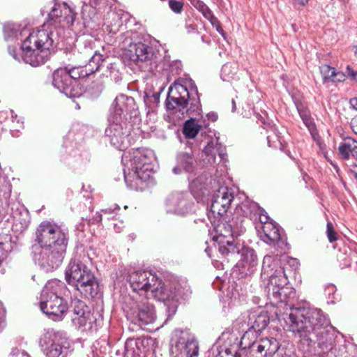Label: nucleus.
<instances>
[{"instance_id": "09e8293b", "label": "nucleus", "mask_w": 357, "mask_h": 357, "mask_svg": "<svg viewBox=\"0 0 357 357\" xmlns=\"http://www.w3.org/2000/svg\"><path fill=\"white\" fill-rule=\"evenodd\" d=\"M107 69L109 73V75L111 78H114L116 81L119 79V70L116 68V65L115 63H108Z\"/></svg>"}, {"instance_id": "69168bd1", "label": "nucleus", "mask_w": 357, "mask_h": 357, "mask_svg": "<svg viewBox=\"0 0 357 357\" xmlns=\"http://www.w3.org/2000/svg\"><path fill=\"white\" fill-rule=\"evenodd\" d=\"M347 70L348 71L349 75L352 79H354L356 77V76L357 75V72L352 70L349 66H347Z\"/></svg>"}, {"instance_id": "c756f323", "label": "nucleus", "mask_w": 357, "mask_h": 357, "mask_svg": "<svg viewBox=\"0 0 357 357\" xmlns=\"http://www.w3.org/2000/svg\"><path fill=\"white\" fill-rule=\"evenodd\" d=\"M262 241L269 245H278L280 241V234L277 226L273 223H266L262 226Z\"/></svg>"}, {"instance_id": "9d476101", "label": "nucleus", "mask_w": 357, "mask_h": 357, "mask_svg": "<svg viewBox=\"0 0 357 357\" xmlns=\"http://www.w3.org/2000/svg\"><path fill=\"white\" fill-rule=\"evenodd\" d=\"M123 310L128 320L140 326L153 324L156 319L153 305L146 300L139 301L134 296L125 302Z\"/></svg>"}, {"instance_id": "c85d7f7f", "label": "nucleus", "mask_w": 357, "mask_h": 357, "mask_svg": "<svg viewBox=\"0 0 357 357\" xmlns=\"http://www.w3.org/2000/svg\"><path fill=\"white\" fill-rule=\"evenodd\" d=\"M261 212H264V210L256 202L245 200L236 208L234 215L236 217L242 216L243 218L255 220Z\"/></svg>"}, {"instance_id": "6ab92c4d", "label": "nucleus", "mask_w": 357, "mask_h": 357, "mask_svg": "<svg viewBox=\"0 0 357 357\" xmlns=\"http://www.w3.org/2000/svg\"><path fill=\"white\" fill-rule=\"evenodd\" d=\"M165 208L167 213L185 215L194 211V203L188 192H174L167 197Z\"/></svg>"}, {"instance_id": "a211bd4d", "label": "nucleus", "mask_w": 357, "mask_h": 357, "mask_svg": "<svg viewBox=\"0 0 357 357\" xmlns=\"http://www.w3.org/2000/svg\"><path fill=\"white\" fill-rule=\"evenodd\" d=\"M77 14L66 3L54 4L48 14L43 27L70 26L74 23Z\"/></svg>"}, {"instance_id": "423d86ee", "label": "nucleus", "mask_w": 357, "mask_h": 357, "mask_svg": "<svg viewBox=\"0 0 357 357\" xmlns=\"http://www.w3.org/2000/svg\"><path fill=\"white\" fill-rule=\"evenodd\" d=\"M68 295L69 291L64 282L56 279L49 280L41 291L40 310L53 320H61L68 308L65 297Z\"/></svg>"}, {"instance_id": "7c9ffc66", "label": "nucleus", "mask_w": 357, "mask_h": 357, "mask_svg": "<svg viewBox=\"0 0 357 357\" xmlns=\"http://www.w3.org/2000/svg\"><path fill=\"white\" fill-rule=\"evenodd\" d=\"M241 328L244 333L238 345L240 344L243 349H249L250 357H253V354H255L253 349L255 348L254 346L258 344L256 340L259 334L248 329L244 325H241Z\"/></svg>"}, {"instance_id": "052dcab7", "label": "nucleus", "mask_w": 357, "mask_h": 357, "mask_svg": "<svg viewBox=\"0 0 357 357\" xmlns=\"http://www.w3.org/2000/svg\"><path fill=\"white\" fill-rule=\"evenodd\" d=\"M336 291V287L334 284H328L326 289L325 292L326 294L331 295L333 293H335Z\"/></svg>"}, {"instance_id": "0eeeda50", "label": "nucleus", "mask_w": 357, "mask_h": 357, "mask_svg": "<svg viewBox=\"0 0 357 357\" xmlns=\"http://www.w3.org/2000/svg\"><path fill=\"white\" fill-rule=\"evenodd\" d=\"M52 31L45 29L33 31L23 41L21 50L25 63L32 66L44 64L49 59L53 44Z\"/></svg>"}, {"instance_id": "7ed1b4c3", "label": "nucleus", "mask_w": 357, "mask_h": 357, "mask_svg": "<svg viewBox=\"0 0 357 357\" xmlns=\"http://www.w3.org/2000/svg\"><path fill=\"white\" fill-rule=\"evenodd\" d=\"M261 277L270 301L273 304H280L279 307H282L283 305L287 307V312L278 317L279 319H283L291 308H295L296 291L287 286L288 280L278 257L271 255L264 257Z\"/></svg>"}, {"instance_id": "a19ab883", "label": "nucleus", "mask_w": 357, "mask_h": 357, "mask_svg": "<svg viewBox=\"0 0 357 357\" xmlns=\"http://www.w3.org/2000/svg\"><path fill=\"white\" fill-rule=\"evenodd\" d=\"M206 178L204 176H199L198 178L190 182L189 186L193 193L201 192L202 195L205 194L204 190L206 188L205 183Z\"/></svg>"}, {"instance_id": "6e6d98bb", "label": "nucleus", "mask_w": 357, "mask_h": 357, "mask_svg": "<svg viewBox=\"0 0 357 357\" xmlns=\"http://www.w3.org/2000/svg\"><path fill=\"white\" fill-rule=\"evenodd\" d=\"M257 218H259V220L263 225H264L266 223H272L271 222H269V217L267 215L266 213L261 212L258 215Z\"/></svg>"}, {"instance_id": "864d4df0", "label": "nucleus", "mask_w": 357, "mask_h": 357, "mask_svg": "<svg viewBox=\"0 0 357 357\" xmlns=\"http://www.w3.org/2000/svg\"><path fill=\"white\" fill-rule=\"evenodd\" d=\"M346 76L345 75L340 72V71H336L335 70L331 82L333 83H337V82H342L345 80Z\"/></svg>"}, {"instance_id": "5fc2aeb1", "label": "nucleus", "mask_w": 357, "mask_h": 357, "mask_svg": "<svg viewBox=\"0 0 357 357\" xmlns=\"http://www.w3.org/2000/svg\"><path fill=\"white\" fill-rule=\"evenodd\" d=\"M9 357H30L29 355L24 351L17 349H13Z\"/></svg>"}, {"instance_id": "393cba45", "label": "nucleus", "mask_w": 357, "mask_h": 357, "mask_svg": "<svg viewBox=\"0 0 357 357\" xmlns=\"http://www.w3.org/2000/svg\"><path fill=\"white\" fill-rule=\"evenodd\" d=\"M229 340L228 344L216 345L213 347V353L216 352L215 357H241L238 351V337L231 333H222L220 340Z\"/></svg>"}, {"instance_id": "1a4fd4ad", "label": "nucleus", "mask_w": 357, "mask_h": 357, "mask_svg": "<svg viewBox=\"0 0 357 357\" xmlns=\"http://www.w3.org/2000/svg\"><path fill=\"white\" fill-rule=\"evenodd\" d=\"M126 280L135 292L151 291L152 296L157 300L167 298V296L162 293L164 282L151 271L130 270L127 273Z\"/></svg>"}, {"instance_id": "f3484780", "label": "nucleus", "mask_w": 357, "mask_h": 357, "mask_svg": "<svg viewBox=\"0 0 357 357\" xmlns=\"http://www.w3.org/2000/svg\"><path fill=\"white\" fill-rule=\"evenodd\" d=\"M108 123L109 125L105 131V137L116 149H126L130 144V131L126 122L115 121Z\"/></svg>"}, {"instance_id": "4d7b16f0", "label": "nucleus", "mask_w": 357, "mask_h": 357, "mask_svg": "<svg viewBox=\"0 0 357 357\" xmlns=\"http://www.w3.org/2000/svg\"><path fill=\"white\" fill-rule=\"evenodd\" d=\"M133 343V340H127L125 344V354L124 357H129L130 355L132 354V351L129 349L130 346H132Z\"/></svg>"}, {"instance_id": "bf43d9fd", "label": "nucleus", "mask_w": 357, "mask_h": 357, "mask_svg": "<svg viewBox=\"0 0 357 357\" xmlns=\"http://www.w3.org/2000/svg\"><path fill=\"white\" fill-rule=\"evenodd\" d=\"M16 48L14 47H9L8 48V52H9V54L17 61H20V56H17V54H16Z\"/></svg>"}, {"instance_id": "774afa93", "label": "nucleus", "mask_w": 357, "mask_h": 357, "mask_svg": "<svg viewBox=\"0 0 357 357\" xmlns=\"http://www.w3.org/2000/svg\"><path fill=\"white\" fill-rule=\"evenodd\" d=\"M272 138L273 137L270 135L267 137V141H268V146L277 148L278 146H277V144H275L274 141H272Z\"/></svg>"}, {"instance_id": "473e14b6", "label": "nucleus", "mask_w": 357, "mask_h": 357, "mask_svg": "<svg viewBox=\"0 0 357 357\" xmlns=\"http://www.w3.org/2000/svg\"><path fill=\"white\" fill-rule=\"evenodd\" d=\"M106 57L105 55L100 53L98 51H96L93 55H91L88 61L84 63L85 67L87 69V71L91 75L96 71H98L103 62L105 61Z\"/></svg>"}, {"instance_id": "3c124183", "label": "nucleus", "mask_w": 357, "mask_h": 357, "mask_svg": "<svg viewBox=\"0 0 357 357\" xmlns=\"http://www.w3.org/2000/svg\"><path fill=\"white\" fill-rule=\"evenodd\" d=\"M11 119H12V123L13 126H11V128L17 131H19L20 129L23 128V122L20 121L19 119H17V114H15L13 111L11 110Z\"/></svg>"}, {"instance_id": "79ce46f5", "label": "nucleus", "mask_w": 357, "mask_h": 357, "mask_svg": "<svg viewBox=\"0 0 357 357\" xmlns=\"http://www.w3.org/2000/svg\"><path fill=\"white\" fill-rule=\"evenodd\" d=\"M163 66V68L169 70V74L172 76L180 75L182 72L181 62L178 60L173 61L171 63L164 61Z\"/></svg>"}, {"instance_id": "49530a36", "label": "nucleus", "mask_w": 357, "mask_h": 357, "mask_svg": "<svg viewBox=\"0 0 357 357\" xmlns=\"http://www.w3.org/2000/svg\"><path fill=\"white\" fill-rule=\"evenodd\" d=\"M3 31L6 40L18 38V35H21V33H19V29L15 25H6L4 26Z\"/></svg>"}, {"instance_id": "c03bdc74", "label": "nucleus", "mask_w": 357, "mask_h": 357, "mask_svg": "<svg viewBox=\"0 0 357 357\" xmlns=\"http://www.w3.org/2000/svg\"><path fill=\"white\" fill-rule=\"evenodd\" d=\"M215 145H218V138L211 139L204 149V153L208 158V161L210 163L214 162V149Z\"/></svg>"}, {"instance_id": "338daca9", "label": "nucleus", "mask_w": 357, "mask_h": 357, "mask_svg": "<svg viewBox=\"0 0 357 357\" xmlns=\"http://www.w3.org/2000/svg\"><path fill=\"white\" fill-rule=\"evenodd\" d=\"M207 116L212 121H215L218 119V115L214 112L208 114Z\"/></svg>"}, {"instance_id": "412c9836", "label": "nucleus", "mask_w": 357, "mask_h": 357, "mask_svg": "<svg viewBox=\"0 0 357 357\" xmlns=\"http://www.w3.org/2000/svg\"><path fill=\"white\" fill-rule=\"evenodd\" d=\"M243 219L240 220V224L238 222L234 224V218H232L231 222H221L215 227L218 236L213 237V239L218 243V248L220 245L227 246V241L229 240L233 243H239L234 240L235 237L239 236L243 234L245 229L243 227Z\"/></svg>"}, {"instance_id": "f8f14e48", "label": "nucleus", "mask_w": 357, "mask_h": 357, "mask_svg": "<svg viewBox=\"0 0 357 357\" xmlns=\"http://www.w3.org/2000/svg\"><path fill=\"white\" fill-rule=\"evenodd\" d=\"M172 342L171 350L175 357H198L199 344L189 329H175Z\"/></svg>"}, {"instance_id": "c9c22d12", "label": "nucleus", "mask_w": 357, "mask_h": 357, "mask_svg": "<svg viewBox=\"0 0 357 357\" xmlns=\"http://www.w3.org/2000/svg\"><path fill=\"white\" fill-rule=\"evenodd\" d=\"M201 126L195 119L191 118L185 121L183 126V132L186 138L193 139L196 137L201 129Z\"/></svg>"}, {"instance_id": "8fccbe9b", "label": "nucleus", "mask_w": 357, "mask_h": 357, "mask_svg": "<svg viewBox=\"0 0 357 357\" xmlns=\"http://www.w3.org/2000/svg\"><path fill=\"white\" fill-rule=\"evenodd\" d=\"M218 154L222 160H225V147L218 142V145H215L214 149V161L215 160V155Z\"/></svg>"}, {"instance_id": "ea45409f", "label": "nucleus", "mask_w": 357, "mask_h": 357, "mask_svg": "<svg viewBox=\"0 0 357 357\" xmlns=\"http://www.w3.org/2000/svg\"><path fill=\"white\" fill-rule=\"evenodd\" d=\"M77 66L72 67L70 69L67 68L70 77L75 82H77V79L85 77L90 75L84 64L82 63H77Z\"/></svg>"}, {"instance_id": "bb28decb", "label": "nucleus", "mask_w": 357, "mask_h": 357, "mask_svg": "<svg viewBox=\"0 0 357 357\" xmlns=\"http://www.w3.org/2000/svg\"><path fill=\"white\" fill-rule=\"evenodd\" d=\"M96 51L94 43L92 40H86L79 43L77 47L69 53L68 59L76 63H85Z\"/></svg>"}, {"instance_id": "f704fd0d", "label": "nucleus", "mask_w": 357, "mask_h": 357, "mask_svg": "<svg viewBox=\"0 0 357 357\" xmlns=\"http://www.w3.org/2000/svg\"><path fill=\"white\" fill-rule=\"evenodd\" d=\"M11 194V185L5 179L0 176V209L3 207L5 204H8V200Z\"/></svg>"}, {"instance_id": "ddd939ff", "label": "nucleus", "mask_w": 357, "mask_h": 357, "mask_svg": "<svg viewBox=\"0 0 357 357\" xmlns=\"http://www.w3.org/2000/svg\"><path fill=\"white\" fill-rule=\"evenodd\" d=\"M227 246L220 245V253L227 257L228 260H238L242 262L243 266L248 269L249 273L253 272V268L257 265V257L255 250L243 246L240 243L227 241Z\"/></svg>"}, {"instance_id": "6e6552de", "label": "nucleus", "mask_w": 357, "mask_h": 357, "mask_svg": "<svg viewBox=\"0 0 357 357\" xmlns=\"http://www.w3.org/2000/svg\"><path fill=\"white\" fill-rule=\"evenodd\" d=\"M65 278L84 297L93 298L99 291L94 274L79 259L70 260L65 271Z\"/></svg>"}, {"instance_id": "2eb2a0df", "label": "nucleus", "mask_w": 357, "mask_h": 357, "mask_svg": "<svg viewBox=\"0 0 357 357\" xmlns=\"http://www.w3.org/2000/svg\"><path fill=\"white\" fill-rule=\"evenodd\" d=\"M100 321L101 315L98 312L95 313L84 302L80 300L74 302L72 321L76 328L82 331L91 330L96 327Z\"/></svg>"}, {"instance_id": "58836bf2", "label": "nucleus", "mask_w": 357, "mask_h": 357, "mask_svg": "<svg viewBox=\"0 0 357 357\" xmlns=\"http://www.w3.org/2000/svg\"><path fill=\"white\" fill-rule=\"evenodd\" d=\"M144 100L145 105L151 110L155 109L160 102V91L153 92L146 89L144 93Z\"/></svg>"}, {"instance_id": "37998d69", "label": "nucleus", "mask_w": 357, "mask_h": 357, "mask_svg": "<svg viewBox=\"0 0 357 357\" xmlns=\"http://www.w3.org/2000/svg\"><path fill=\"white\" fill-rule=\"evenodd\" d=\"M296 107L300 117L301 118L306 127H307L310 130L313 129L314 128V123L309 111L298 105H297Z\"/></svg>"}, {"instance_id": "a878e982", "label": "nucleus", "mask_w": 357, "mask_h": 357, "mask_svg": "<svg viewBox=\"0 0 357 357\" xmlns=\"http://www.w3.org/2000/svg\"><path fill=\"white\" fill-rule=\"evenodd\" d=\"M176 165L172 168V172L178 175L183 172L193 174L197 169V161L192 153L181 151L176 157Z\"/></svg>"}, {"instance_id": "5701e85b", "label": "nucleus", "mask_w": 357, "mask_h": 357, "mask_svg": "<svg viewBox=\"0 0 357 357\" xmlns=\"http://www.w3.org/2000/svg\"><path fill=\"white\" fill-rule=\"evenodd\" d=\"M234 199V195L227 187H220L211 200V211L215 215L223 216Z\"/></svg>"}, {"instance_id": "e2e57ef3", "label": "nucleus", "mask_w": 357, "mask_h": 357, "mask_svg": "<svg viewBox=\"0 0 357 357\" xmlns=\"http://www.w3.org/2000/svg\"><path fill=\"white\" fill-rule=\"evenodd\" d=\"M119 208H120L119 206L116 205V206H115V208L114 209H112L111 208H105V209H102L101 211V212L103 213L104 214L113 213L115 210H119Z\"/></svg>"}, {"instance_id": "4c0bfd02", "label": "nucleus", "mask_w": 357, "mask_h": 357, "mask_svg": "<svg viewBox=\"0 0 357 357\" xmlns=\"http://www.w3.org/2000/svg\"><path fill=\"white\" fill-rule=\"evenodd\" d=\"M236 65L227 63L222 67L220 77L224 82H231L236 79Z\"/></svg>"}, {"instance_id": "dca6fc26", "label": "nucleus", "mask_w": 357, "mask_h": 357, "mask_svg": "<svg viewBox=\"0 0 357 357\" xmlns=\"http://www.w3.org/2000/svg\"><path fill=\"white\" fill-rule=\"evenodd\" d=\"M137 105L135 99L124 94H120L112 102L107 117L108 122H126L128 115L136 116Z\"/></svg>"}, {"instance_id": "603ef678", "label": "nucleus", "mask_w": 357, "mask_h": 357, "mask_svg": "<svg viewBox=\"0 0 357 357\" xmlns=\"http://www.w3.org/2000/svg\"><path fill=\"white\" fill-rule=\"evenodd\" d=\"M327 236L328 241L333 243L337 240L336 233L334 231L333 224L331 222L327 223Z\"/></svg>"}, {"instance_id": "72a5a7b5", "label": "nucleus", "mask_w": 357, "mask_h": 357, "mask_svg": "<svg viewBox=\"0 0 357 357\" xmlns=\"http://www.w3.org/2000/svg\"><path fill=\"white\" fill-rule=\"evenodd\" d=\"M13 250L11 237L8 234L0 235V266Z\"/></svg>"}, {"instance_id": "e433bc0d", "label": "nucleus", "mask_w": 357, "mask_h": 357, "mask_svg": "<svg viewBox=\"0 0 357 357\" xmlns=\"http://www.w3.org/2000/svg\"><path fill=\"white\" fill-rule=\"evenodd\" d=\"M192 4L213 26L218 22V19L213 15L211 9L203 1L195 0L192 2Z\"/></svg>"}, {"instance_id": "680f3d73", "label": "nucleus", "mask_w": 357, "mask_h": 357, "mask_svg": "<svg viewBox=\"0 0 357 357\" xmlns=\"http://www.w3.org/2000/svg\"><path fill=\"white\" fill-rule=\"evenodd\" d=\"M351 128L353 132L357 135V116H355L351 119Z\"/></svg>"}, {"instance_id": "39448f33", "label": "nucleus", "mask_w": 357, "mask_h": 357, "mask_svg": "<svg viewBox=\"0 0 357 357\" xmlns=\"http://www.w3.org/2000/svg\"><path fill=\"white\" fill-rule=\"evenodd\" d=\"M168 110L178 109L181 114H199L201 103L197 87L191 79H178L169 89L165 102Z\"/></svg>"}, {"instance_id": "13d9d810", "label": "nucleus", "mask_w": 357, "mask_h": 357, "mask_svg": "<svg viewBox=\"0 0 357 357\" xmlns=\"http://www.w3.org/2000/svg\"><path fill=\"white\" fill-rule=\"evenodd\" d=\"M248 110H246L245 109H244V112H243V115L245 117L250 118L251 116L253 114H255L254 108L251 107L250 105H248Z\"/></svg>"}, {"instance_id": "f03ea898", "label": "nucleus", "mask_w": 357, "mask_h": 357, "mask_svg": "<svg viewBox=\"0 0 357 357\" xmlns=\"http://www.w3.org/2000/svg\"><path fill=\"white\" fill-rule=\"evenodd\" d=\"M36 243L32 245L33 259L46 272L62 263L68 242V231L50 221L42 222L36 230Z\"/></svg>"}, {"instance_id": "0e129e2a", "label": "nucleus", "mask_w": 357, "mask_h": 357, "mask_svg": "<svg viewBox=\"0 0 357 357\" xmlns=\"http://www.w3.org/2000/svg\"><path fill=\"white\" fill-rule=\"evenodd\" d=\"M349 104L351 108H353L355 110H357V98H353L350 99Z\"/></svg>"}, {"instance_id": "cd10ccee", "label": "nucleus", "mask_w": 357, "mask_h": 357, "mask_svg": "<svg viewBox=\"0 0 357 357\" xmlns=\"http://www.w3.org/2000/svg\"><path fill=\"white\" fill-rule=\"evenodd\" d=\"M253 357H266L273 355L279 349V344L275 338H264L258 341L257 345L254 346Z\"/></svg>"}, {"instance_id": "a18cd8bd", "label": "nucleus", "mask_w": 357, "mask_h": 357, "mask_svg": "<svg viewBox=\"0 0 357 357\" xmlns=\"http://www.w3.org/2000/svg\"><path fill=\"white\" fill-rule=\"evenodd\" d=\"M319 70H320V73L322 76L323 82L324 83H326V82H331V80H332V78H333V74L335 72V68L331 67L328 65H323L319 67Z\"/></svg>"}, {"instance_id": "4be33fe9", "label": "nucleus", "mask_w": 357, "mask_h": 357, "mask_svg": "<svg viewBox=\"0 0 357 357\" xmlns=\"http://www.w3.org/2000/svg\"><path fill=\"white\" fill-rule=\"evenodd\" d=\"M238 321L241 325L260 334L268 326L269 317L266 311L259 309L243 314Z\"/></svg>"}, {"instance_id": "4468645a", "label": "nucleus", "mask_w": 357, "mask_h": 357, "mask_svg": "<svg viewBox=\"0 0 357 357\" xmlns=\"http://www.w3.org/2000/svg\"><path fill=\"white\" fill-rule=\"evenodd\" d=\"M123 56L125 59L135 63L149 62L151 69H153V65L157 68L162 61V55L158 50L142 43L130 44L126 49Z\"/></svg>"}, {"instance_id": "2f4dec72", "label": "nucleus", "mask_w": 357, "mask_h": 357, "mask_svg": "<svg viewBox=\"0 0 357 357\" xmlns=\"http://www.w3.org/2000/svg\"><path fill=\"white\" fill-rule=\"evenodd\" d=\"M341 158L344 160L350 158V155L357 160V141L347 138L338 147Z\"/></svg>"}, {"instance_id": "de8ad7c7", "label": "nucleus", "mask_w": 357, "mask_h": 357, "mask_svg": "<svg viewBox=\"0 0 357 357\" xmlns=\"http://www.w3.org/2000/svg\"><path fill=\"white\" fill-rule=\"evenodd\" d=\"M169 6L175 13H181L183 8V3L180 1L169 0Z\"/></svg>"}, {"instance_id": "b1692460", "label": "nucleus", "mask_w": 357, "mask_h": 357, "mask_svg": "<svg viewBox=\"0 0 357 357\" xmlns=\"http://www.w3.org/2000/svg\"><path fill=\"white\" fill-rule=\"evenodd\" d=\"M162 293L167 296L164 299H159L158 301L164 303L171 302L172 307L174 309V312L177 307V303L179 299H187L191 294L190 287L187 284L182 285L179 283L174 284L168 288L163 283Z\"/></svg>"}, {"instance_id": "f257e3e1", "label": "nucleus", "mask_w": 357, "mask_h": 357, "mask_svg": "<svg viewBox=\"0 0 357 357\" xmlns=\"http://www.w3.org/2000/svg\"><path fill=\"white\" fill-rule=\"evenodd\" d=\"M288 329L302 344L310 347L317 343L324 350H331L335 342V333L324 312L317 308H291L283 317Z\"/></svg>"}, {"instance_id": "aec40b11", "label": "nucleus", "mask_w": 357, "mask_h": 357, "mask_svg": "<svg viewBox=\"0 0 357 357\" xmlns=\"http://www.w3.org/2000/svg\"><path fill=\"white\" fill-rule=\"evenodd\" d=\"M52 84L60 92L69 98L78 97L82 94L77 82L70 77L67 68H58L54 72Z\"/></svg>"}, {"instance_id": "9b49d317", "label": "nucleus", "mask_w": 357, "mask_h": 357, "mask_svg": "<svg viewBox=\"0 0 357 357\" xmlns=\"http://www.w3.org/2000/svg\"><path fill=\"white\" fill-rule=\"evenodd\" d=\"M39 343L46 357H66L70 347L66 334L54 329L47 330L41 335Z\"/></svg>"}, {"instance_id": "20e7f679", "label": "nucleus", "mask_w": 357, "mask_h": 357, "mask_svg": "<svg viewBox=\"0 0 357 357\" xmlns=\"http://www.w3.org/2000/svg\"><path fill=\"white\" fill-rule=\"evenodd\" d=\"M151 154V151L142 149H132L123 154L124 180L129 188L142 190L146 188L152 174Z\"/></svg>"}]
</instances>
